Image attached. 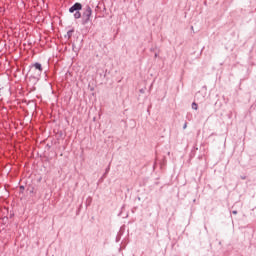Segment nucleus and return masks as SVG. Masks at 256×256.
<instances>
[{
	"label": "nucleus",
	"instance_id": "1",
	"mask_svg": "<svg viewBox=\"0 0 256 256\" xmlns=\"http://www.w3.org/2000/svg\"><path fill=\"white\" fill-rule=\"evenodd\" d=\"M30 73L32 74L31 77L33 79L39 81V79L41 78V73H43V66L41 65V63H34L30 69Z\"/></svg>",
	"mask_w": 256,
	"mask_h": 256
},
{
	"label": "nucleus",
	"instance_id": "2",
	"mask_svg": "<svg viewBox=\"0 0 256 256\" xmlns=\"http://www.w3.org/2000/svg\"><path fill=\"white\" fill-rule=\"evenodd\" d=\"M92 16H93V9L91 8V6L86 5L83 8V12H82V25H87V23L91 21Z\"/></svg>",
	"mask_w": 256,
	"mask_h": 256
},
{
	"label": "nucleus",
	"instance_id": "3",
	"mask_svg": "<svg viewBox=\"0 0 256 256\" xmlns=\"http://www.w3.org/2000/svg\"><path fill=\"white\" fill-rule=\"evenodd\" d=\"M81 9H83V5L79 2H76L69 8V13H74V19H81Z\"/></svg>",
	"mask_w": 256,
	"mask_h": 256
},
{
	"label": "nucleus",
	"instance_id": "4",
	"mask_svg": "<svg viewBox=\"0 0 256 256\" xmlns=\"http://www.w3.org/2000/svg\"><path fill=\"white\" fill-rule=\"evenodd\" d=\"M73 33H74V30H69V31L67 32V37H68V39H71V37H73Z\"/></svg>",
	"mask_w": 256,
	"mask_h": 256
},
{
	"label": "nucleus",
	"instance_id": "5",
	"mask_svg": "<svg viewBox=\"0 0 256 256\" xmlns=\"http://www.w3.org/2000/svg\"><path fill=\"white\" fill-rule=\"evenodd\" d=\"M192 109H194V111H197L198 109L197 103L195 102L192 103Z\"/></svg>",
	"mask_w": 256,
	"mask_h": 256
},
{
	"label": "nucleus",
	"instance_id": "6",
	"mask_svg": "<svg viewBox=\"0 0 256 256\" xmlns=\"http://www.w3.org/2000/svg\"><path fill=\"white\" fill-rule=\"evenodd\" d=\"M183 129H187V122L184 123Z\"/></svg>",
	"mask_w": 256,
	"mask_h": 256
},
{
	"label": "nucleus",
	"instance_id": "7",
	"mask_svg": "<svg viewBox=\"0 0 256 256\" xmlns=\"http://www.w3.org/2000/svg\"><path fill=\"white\" fill-rule=\"evenodd\" d=\"M110 169H111V168L108 166V167L106 168V173H109Z\"/></svg>",
	"mask_w": 256,
	"mask_h": 256
},
{
	"label": "nucleus",
	"instance_id": "8",
	"mask_svg": "<svg viewBox=\"0 0 256 256\" xmlns=\"http://www.w3.org/2000/svg\"><path fill=\"white\" fill-rule=\"evenodd\" d=\"M233 215H237V210L232 211Z\"/></svg>",
	"mask_w": 256,
	"mask_h": 256
},
{
	"label": "nucleus",
	"instance_id": "9",
	"mask_svg": "<svg viewBox=\"0 0 256 256\" xmlns=\"http://www.w3.org/2000/svg\"><path fill=\"white\" fill-rule=\"evenodd\" d=\"M195 97H196V99H199V93H198V94H196V96H195Z\"/></svg>",
	"mask_w": 256,
	"mask_h": 256
},
{
	"label": "nucleus",
	"instance_id": "10",
	"mask_svg": "<svg viewBox=\"0 0 256 256\" xmlns=\"http://www.w3.org/2000/svg\"><path fill=\"white\" fill-rule=\"evenodd\" d=\"M242 179H247V177L246 176H242Z\"/></svg>",
	"mask_w": 256,
	"mask_h": 256
},
{
	"label": "nucleus",
	"instance_id": "11",
	"mask_svg": "<svg viewBox=\"0 0 256 256\" xmlns=\"http://www.w3.org/2000/svg\"><path fill=\"white\" fill-rule=\"evenodd\" d=\"M191 30L193 31V26H191Z\"/></svg>",
	"mask_w": 256,
	"mask_h": 256
},
{
	"label": "nucleus",
	"instance_id": "12",
	"mask_svg": "<svg viewBox=\"0 0 256 256\" xmlns=\"http://www.w3.org/2000/svg\"><path fill=\"white\" fill-rule=\"evenodd\" d=\"M155 58H157V54H155Z\"/></svg>",
	"mask_w": 256,
	"mask_h": 256
}]
</instances>
